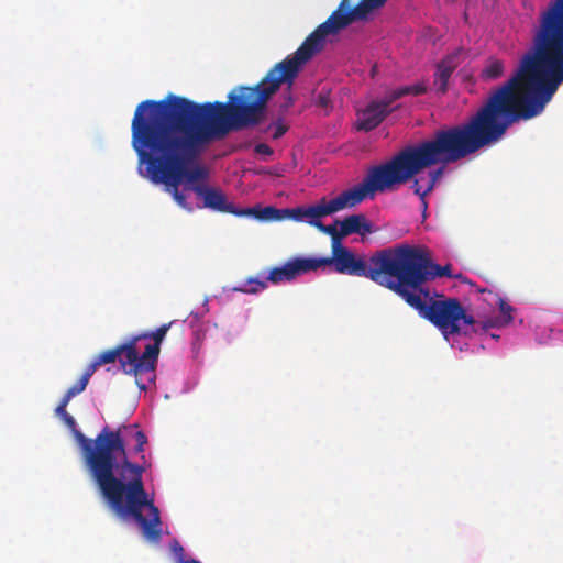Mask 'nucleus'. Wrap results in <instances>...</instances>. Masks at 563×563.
Returning a JSON list of instances; mask_svg holds the SVG:
<instances>
[{
  "label": "nucleus",
  "instance_id": "obj_1",
  "mask_svg": "<svg viewBox=\"0 0 563 563\" xmlns=\"http://www.w3.org/2000/svg\"><path fill=\"white\" fill-rule=\"evenodd\" d=\"M276 91V86L263 78L254 87H241L238 96L231 92L229 102L196 103L172 93L162 100L142 101L131 123L139 173L164 185L180 208L192 211L184 191L206 186L209 172L197 164L201 154L230 132L260 124Z\"/></svg>",
  "mask_w": 563,
  "mask_h": 563
},
{
  "label": "nucleus",
  "instance_id": "obj_2",
  "mask_svg": "<svg viewBox=\"0 0 563 563\" xmlns=\"http://www.w3.org/2000/svg\"><path fill=\"white\" fill-rule=\"evenodd\" d=\"M563 84V0L541 14L531 48L516 73L459 124L473 153L498 143L507 130L541 114Z\"/></svg>",
  "mask_w": 563,
  "mask_h": 563
},
{
  "label": "nucleus",
  "instance_id": "obj_3",
  "mask_svg": "<svg viewBox=\"0 0 563 563\" xmlns=\"http://www.w3.org/2000/svg\"><path fill=\"white\" fill-rule=\"evenodd\" d=\"M60 419L74 430L85 467L109 508L120 518H133L143 538L158 544L163 522L159 509L144 487L146 467L130 461L125 443L130 435L135 440L134 453L144 452L147 437L139 424H122L114 430L106 426L95 439H90L76 430L71 415L65 413Z\"/></svg>",
  "mask_w": 563,
  "mask_h": 563
},
{
  "label": "nucleus",
  "instance_id": "obj_4",
  "mask_svg": "<svg viewBox=\"0 0 563 563\" xmlns=\"http://www.w3.org/2000/svg\"><path fill=\"white\" fill-rule=\"evenodd\" d=\"M472 154L459 125L438 130L432 139L408 145L388 162L371 167L362 183L329 201L321 199L325 216L355 207L376 192L394 190L437 163L457 162Z\"/></svg>",
  "mask_w": 563,
  "mask_h": 563
},
{
  "label": "nucleus",
  "instance_id": "obj_5",
  "mask_svg": "<svg viewBox=\"0 0 563 563\" xmlns=\"http://www.w3.org/2000/svg\"><path fill=\"white\" fill-rule=\"evenodd\" d=\"M386 1L361 0L355 7H352V0H341L339 8L306 37L295 53L268 70L264 77L265 84L276 86L277 90L282 84H287L289 90L305 64L323 49L328 35H334L352 22L365 19L374 9L384 5Z\"/></svg>",
  "mask_w": 563,
  "mask_h": 563
},
{
  "label": "nucleus",
  "instance_id": "obj_6",
  "mask_svg": "<svg viewBox=\"0 0 563 563\" xmlns=\"http://www.w3.org/2000/svg\"><path fill=\"white\" fill-rule=\"evenodd\" d=\"M312 262L314 271L333 265L340 274L366 277L394 291L397 245L379 250L365 260L340 244L332 249L331 257L312 258Z\"/></svg>",
  "mask_w": 563,
  "mask_h": 563
},
{
  "label": "nucleus",
  "instance_id": "obj_7",
  "mask_svg": "<svg viewBox=\"0 0 563 563\" xmlns=\"http://www.w3.org/2000/svg\"><path fill=\"white\" fill-rule=\"evenodd\" d=\"M444 276L451 277V265L433 263L427 249L407 243L397 244L395 294L419 292L429 298L431 291L424 284Z\"/></svg>",
  "mask_w": 563,
  "mask_h": 563
},
{
  "label": "nucleus",
  "instance_id": "obj_8",
  "mask_svg": "<svg viewBox=\"0 0 563 563\" xmlns=\"http://www.w3.org/2000/svg\"><path fill=\"white\" fill-rule=\"evenodd\" d=\"M410 307L415 308L419 314L435 325L444 338L449 335L466 333L465 327L475 323L473 316L466 313L465 309L456 298L435 299L441 297L434 292L424 298L419 292L397 294Z\"/></svg>",
  "mask_w": 563,
  "mask_h": 563
},
{
  "label": "nucleus",
  "instance_id": "obj_9",
  "mask_svg": "<svg viewBox=\"0 0 563 563\" xmlns=\"http://www.w3.org/2000/svg\"><path fill=\"white\" fill-rule=\"evenodd\" d=\"M427 92L424 82H417L396 88L379 100L371 101L364 109L357 112L356 128L360 131L369 132L376 129L385 118L398 108L393 103L405 96H420Z\"/></svg>",
  "mask_w": 563,
  "mask_h": 563
},
{
  "label": "nucleus",
  "instance_id": "obj_10",
  "mask_svg": "<svg viewBox=\"0 0 563 563\" xmlns=\"http://www.w3.org/2000/svg\"><path fill=\"white\" fill-rule=\"evenodd\" d=\"M96 358L100 366L114 363L118 360L123 373L133 375L140 389L146 390L147 384L143 382L144 373L139 366V358H135V352L130 345H126L125 342L113 349L101 352Z\"/></svg>",
  "mask_w": 563,
  "mask_h": 563
},
{
  "label": "nucleus",
  "instance_id": "obj_11",
  "mask_svg": "<svg viewBox=\"0 0 563 563\" xmlns=\"http://www.w3.org/2000/svg\"><path fill=\"white\" fill-rule=\"evenodd\" d=\"M172 324L173 322L165 323L157 328L155 331H152L151 335L154 343L147 344L145 346V350L141 354V360H139V366L143 371L147 383H154L155 380V368L161 351V344L164 341Z\"/></svg>",
  "mask_w": 563,
  "mask_h": 563
},
{
  "label": "nucleus",
  "instance_id": "obj_12",
  "mask_svg": "<svg viewBox=\"0 0 563 563\" xmlns=\"http://www.w3.org/2000/svg\"><path fill=\"white\" fill-rule=\"evenodd\" d=\"M311 271H314L312 258L295 257L286 262L283 266L272 268L266 279L272 284H280L291 282L298 276Z\"/></svg>",
  "mask_w": 563,
  "mask_h": 563
},
{
  "label": "nucleus",
  "instance_id": "obj_13",
  "mask_svg": "<svg viewBox=\"0 0 563 563\" xmlns=\"http://www.w3.org/2000/svg\"><path fill=\"white\" fill-rule=\"evenodd\" d=\"M194 192L202 199L205 208L239 216L240 210H236L232 203L227 201L222 190L209 186H195Z\"/></svg>",
  "mask_w": 563,
  "mask_h": 563
},
{
  "label": "nucleus",
  "instance_id": "obj_14",
  "mask_svg": "<svg viewBox=\"0 0 563 563\" xmlns=\"http://www.w3.org/2000/svg\"><path fill=\"white\" fill-rule=\"evenodd\" d=\"M461 49L453 52L452 54L444 57L437 67V71L434 74V85L437 89L441 93H445L448 90L449 79L452 76L453 71L461 64Z\"/></svg>",
  "mask_w": 563,
  "mask_h": 563
},
{
  "label": "nucleus",
  "instance_id": "obj_15",
  "mask_svg": "<svg viewBox=\"0 0 563 563\" xmlns=\"http://www.w3.org/2000/svg\"><path fill=\"white\" fill-rule=\"evenodd\" d=\"M341 227V235L343 238L351 234H360L362 236L373 232V224L363 213L351 214L342 221L335 220Z\"/></svg>",
  "mask_w": 563,
  "mask_h": 563
},
{
  "label": "nucleus",
  "instance_id": "obj_16",
  "mask_svg": "<svg viewBox=\"0 0 563 563\" xmlns=\"http://www.w3.org/2000/svg\"><path fill=\"white\" fill-rule=\"evenodd\" d=\"M325 217V211L320 200L319 203L309 207H296L283 209V220L290 219L296 222L308 223V220H314L316 218Z\"/></svg>",
  "mask_w": 563,
  "mask_h": 563
},
{
  "label": "nucleus",
  "instance_id": "obj_17",
  "mask_svg": "<svg viewBox=\"0 0 563 563\" xmlns=\"http://www.w3.org/2000/svg\"><path fill=\"white\" fill-rule=\"evenodd\" d=\"M506 71V64L503 59L489 56L479 71L478 78L483 82L496 81L504 77Z\"/></svg>",
  "mask_w": 563,
  "mask_h": 563
},
{
  "label": "nucleus",
  "instance_id": "obj_18",
  "mask_svg": "<svg viewBox=\"0 0 563 563\" xmlns=\"http://www.w3.org/2000/svg\"><path fill=\"white\" fill-rule=\"evenodd\" d=\"M239 216H252L261 221H282L283 209H277L273 206L254 207L240 210Z\"/></svg>",
  "mask_w": 563,
  "mask_h": 563
},
{
  "label": "nucleus",
  "instance_id": "obj_19",
  "mask_svg": "<svg viewBox=\"0 0 563 563\" xmlns=\"http://www.w3.org/2000/svg\"><path fill=\"white\" fill-rule=\"evenodd\" d=\"M321 218H316L314 220H308V223L314 228H317L322 233H325L331 236V246L332 249L341 244V240L343 239V235H341V229L338 230L339 223L333 224H323L320 220Z\"/></svg>",
  "mask_w": 563,
  "mask_h": 563
},
{
  "label": "nucleus",
  "instance_id": "obj_20",
  "mask_svg": "<svg viewBox=\"0 0 563 563\" xmlns=\"http://www.w3.org/2000/svg\"><path fill=\"white\" fill-rule=\"evenodd\" d=\"M246 285L249 287H235L234 290L240 292L256 294L261 290L266 289L267 287V283L265 280H261L257 278H249L246 280Z\"/></svg>",
  "mask_w": 563,
  "mask_h": 563
},
{
  "label": "nucleus",
  "instance_id": "obj_21",
  "mask_svg": "<svg viewBox=\"0 0 563 563\" xmlns=\"http://www.w3.org/2000/svg\"><path fill=\"white\" fill-rule=\"evenodd\" d=\"M268 131H273V133H272L273 140H278L288 131V125L285 124L282 119H278L277 121L273 122L265 129V132H268Z\"/></svg>",
  "mask_w": 563,
  "mask_h": 563
},
{
  "label": "nucleus",
  "instance_id": "obj_22",
  "mask_svg": "<svg viewBox=\"0 0 563 563\" xmlns=\"http://www.w3.org/2000/svg\"><path fill=\"white\" fill-rule=\"evenodd\" d=\"M141 340H152L151 332H143L141 334L133 335L125 341L126 345H130L135 352V358L141 360V353L137 349V342Z\"/></svg>",
  "mask_w": 563,
  "mask_h": 563
},
{
  "label": "nucleus",
  "instance_id": "obj_23",
  "mask_svg": "<svg viewBox=\"0 0 563 563\" xmlns=\"http://www.w3.org/2000/svg\"><path fill=\"white\" fill-rule=\"evenodd\" d=\"M87 385L88 382L80 377L76 384H74L71 387L67 389L63 397H65L66 400L70 401L73 397L81 394L86 389Z\"/></svg>",
  "mask_w": 563,
  "mask_h": 563
},
{
  "label": "nucleus",
  "instance_id": "obj_24",
  "mask_svg": "<svg viewBox=\"0 0 563 563\" xmlns=\"http://www.w3.org/2000/svg\"><path fill=\"white\" fill-rule=\"evenodd\" d=\"M499 310L501 313V324H509L512 322V307L505 302L503 299H499Z\"/></svg>",
  "mask_w": 563,
  "mask_h": 563
},
{
  "label": "nucleus",
  "instance_id": "obj_25",
  "mask_svg": "<svg viewBox=\"0 0 563 563\" xmlns=\"http://www.w3.org/2000/svg\"><path fill=\"white\" fill-rule=\"evenodd\" d=\"M452 162L450 163H440L442 166H445L448 164H451ZM439 163H437L435 165H438ZM443 169L444 167H440L435 170H432L429 175V178L427 180V191H431L434 187V184L437 183V180L442 176L443 174Z\"/></svg>",
  "mask_w": 563,
  "mask_h": 563
},
{
  "label": "nucleus",
  "instance_id": "obj_26",
  "mask_svg": "<svg viewBox=\"0 0 563 563\" xmlns=\"http://www.w3.org/2000/svg\"><path fill=\"white\" fill-rule=\"evenodd\" d=\"M98 367H100V364H98V361L95 357V360L86 367L84 374L80 377L89 383L90 377L95 374Z\"/></svg>",
  "mask_w": 563,
  "mask_h": 563
},
{
  "label": "nucleus",
  "instance_id": "obj_27",
  "mask_svg": "<svg viewBox=\"0 0 563 563\" xmlns=\"http://www.w3.org/2000/svg\"><path fill=\"white\" fill-rule=\"evenodd\" d=\"M294 103H295V99L288 91L287 95L284 97V100L279 104V111L282 113L287 112L289 110V108H291L294 106Z\"/></svg>",
  "mask_w": 563,
  "mask_h": 563
},
{
  "label": "nucleus",
  "instance_id": "obj_28",
  "mask_svg": "<svg viewBox=\"0 0 563 563\" xmlns=\"http://www.w3.org/2000/svg\"><path fill=\"white\" fill-rule=\"evenodd\" d=\"M254 152L261 155H272L273 150L265 143H258L254 146Z\"/></svg>",
  "mask_w": 563,
  "mask_h": 563
},
{
  "label": "nucleus",
  "instance_id": "obj_29",
  "mask_svg": "<svg viewBox=\"0 0 563 563\" xmlns=\"http://www.w3.org/2000/svg\"><path fill=\"white\" fill-rule=\"evenodd\" d=\"M69 404V400H66L65 397H63L58 404V406L56 407L55 409V413L59 417V418H63L65 416V413H68L67 410H66V407L67 405Z\"/></svg>",
  "mask_w": 563,
  "mask_h": 563
},
{
  "label": "nucleus",
  "instance_id": "obj_30",
  "mask_svg": "<svg viewBox=\"0 0 563 563\" xmlns=\"http://www.w3.org/2000/svg\"><path fill=\"white\" fill-rule=\"evenodd\" d=\"M172 549L177 556L178 563H181V561H186L184 559V548L179 544V542L175 541L172 545Z\"/></svg>",
  "mask_w": 563,
  "mask_h": 563
},
{
  "label": "nucleus",
  "instance_id": "obj_31",
  "mask_svg": "<svg viewBox=\"0 0 563 563\" xmlns=\"http://www.w3.org/2000/svg\"><path fill=\"white\" fill-rule=\"evenodd\" d=\"M419 181L420 180H418V179L415 180V184H413L415 192L423 198L429 191H427V185L423 187L419 184Z\"/></svg>",
  "mask_w": 563,
  "mask_h": 563
},
{
  "label": "nucleus",
  "instance_id": "obj_32",
  "mask_svg": "<svg viewBox=\"0 0 563 563\" xmlns=\"http://www.w3.org/2000/svg\"><path fill=\"white\" fill-rule=\"evenodd\" d=\"M181 563H200L196 560H187V561H181Z\"/></svg>",
  "mask_w": 563,
  "mask_h": 563
}]
</instances>
